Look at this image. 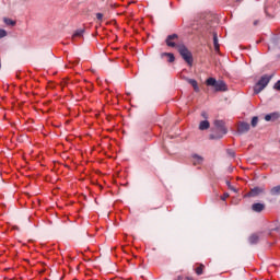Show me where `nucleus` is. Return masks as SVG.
Listing matches in <instances>:
<instances>
[{
  "label": "nucleus",
  "mask_w": 280,
  "mask_h": 280,
  "mask_svg": "<svg viewBox=\"0 0 280 280\" xmlns=\"http://www.w3.org/2000/svg\"><path fill=\"white\" fill-rule=\"evenodd\" d=\"M206 86H213L217 93H224V91H229L226 83L222 80H215V78L210 77L206 80Z\"/></svg>",
  "instance_id": "f257e3e1"
},
{
  "label": "nucleus",
  "mask_w": 280,
  "mask_h": 280,
  "mask_svg": "<svg viewBox=\"0 0 280 280\" xmlns=\"http://www.w3.org/2000/svg\"><path fill=\"white\" fill-rule=\"evenodd\" d=\"M270 80H272V74H264L254 86L255 95H259L270 84Z\"/></svg>",
  "instance_id": "f03ea898"
},
{
  "label": "nucleus",
  "mask_w": 280,
  "mask_h": 280,
  "mask_svg": "<svg viewBox=\"0 0 280 280\" xmlns=\"http://www.w3.org/2000/svg\"><path fill=\"white\" fill-rule=\"evenodd\" d=\"M177 49H178L182 58L185 60V62H187V65H189V67H191V65H194V56L191 55V51H189V49H187V46L179 45V46H177Z\"/></svg>",
  "instance_id": "7ed1b4c3"
},
{
  "label": "nucleus",
  "mask_w": 280,
  "mask_h": 280,
  "mask_svg": "<svg viewBox=\"0 0 280 280\" xmlns=\"http://www.w3.org/2000/svg\"><path fill=\"white\" fill-rule=\"evenodd\" d=\"M175 40H178V35L177 34L168 35L167 38H166L167 47H178L179 45H176Z\"/></svg>",
  "instance_id": "20e7f679"
},
{
  "label": "nucleus",
  "mask_w": 280,
  "mask_h": 280,
  "mask_svg": "<svg viewBox=\"0 0 280 280\" xmlns=\"http://www.w3.org/2000/svg\"><path fill=\"white\" fill-rule=\"evenodd\" d=\"M259 194H264V188L255 187V188L250 189L249 192H247L246 197L255 198V197L259 196Z\"/></svg>",
  "instance_id": "39448f33"
},
{
  "label": "nucleus",
  "mask_w": 280,
  "mask_h": 280,
  "mask_svg": "<svg viewBox=\"0 0 280 280\" xmlns=\"http://www.w3.org/2000/svg\"><path fill=\"white\" fill-rule=\"evenodd\" d=\"M264 209H266V205H264V203H254L252 206V210L255 211V213H261V211H264Z\"/></svg>",
  "instance_id": "423d86ee"
},
{
  "label": "nucleus",
  "mask_w": 280,
  "mask_h": 280,
  "mask_svg": "<svg viewBox=\"0 0 280 280\" xmlns=\"http://www.w3.org/2000/svg\"><path fill=\"white\" fill-rule=\"evenodd\" d=\"M250 130V125L248 122H241L238 125V132H248Z\"/></svg>",
  "instance_id": "0eeeda50"
},
{
  "label": "nucleus",
  "mask_w": 280,
  "mask_h": 280,
  "mask_svg": "<svg viewBox=\"0 0 280 280\" xmlns=\"http://www.w3.org/2000/svg\"><path fill=\"white\" fill-rule=\"evenodd\" d=\"M213 45L214 51H217V54H220V42L218 40V33H213Z\"/></svg>",
  "instance_id": "6e6552de"
},
{
  "label": "nucleus",
  "mask_w": 280,
  "mask_h": 280,
  "mask_svg": "<svg viewBox=\"0 0 280 280\" xmlns=\"http://www.w3.org/2000/svg\"><path fill=\"white\" fill-rule=\"evenodd\" d=\"M188 83H190V85L192 86V89L196 93H200V88L198 86V81H196L195 79H188Z\"/></svg>",
  "instance_id": "1a4fd4ad"
},
{
  "label": "nucleus",
  "mask_w": 280,
  "mask_h": 280,
  "mask_svg": "<svg viewBox=\"0 0 280 280\" xmlns=\"http://www.w3.org/2000/svg\"><path fill=\"white\" fill-rule=\"evenodd\" d=\"M272 119H279V113H271L265 116V121H272Z\"/></svg>",
  "instance_id": "9d476101"
},
{
  "label": "nucleus",
  "mask_w": 280,
  "mask_h": 280,
  "mask_svg": "<svg viewBox=\"0 0 280 280\" xmlns=\"http://www.w3.org/2000/svg\"><path fill=\"white\" fill-rule=\"evenodd\" d=\"M209 120H202L200 124H199V130H209Z\"/></svg>",
  "instance_id": "9b49d317"
},
{
  "label": "nucleus",
  "mask_w": 280,
  "mask_h": 280,
  "mask_svg": "<svg viewBox=\"0 0 280 280\" xmlns=\"http://www.w3.org/2000/svg\"><path fill=\"white\" fill-rule=\"evenodd\" d=\"M194 159V165H200V163H202V156L200 155H192Z\"/></svg>",
  "instance_id": "f8f14e48"
},
{
  "label": "nucleus",
  "mask_w": 280,
  "mask_h": 280,
  "mask_svg": "<svg viewBox=\"0 0 280 280\" xmlns=\"http://www.w3.org/2000/svg\"><path fill=\"white\" fill-rule=\"evenodd\" d=\"M270 194H271V196H279L280 195V185L271 188Z\"/></svg>",
  "instance_id": "ddd939ff"
},
{
  "label": "nucleus",
  "mask_w": 280,
  "mask_h": 280,
  "mask_svg": "<svg viewBox=\"0 0 280 280\" xmlns=\"http://www.w3.org/2000/svg\"><path fill=\"white\" fill-rule=\"evenodd\" d=\"M258 242H259V235L253 234L252 236H249V243L257 244Z\"/></svg>",
  "instance_id": "4468645a"
},
{
  "label": "nucleus",
  "mask_w": 280,
  "mask_h": 280,
  "mask_svg": "<svg viewBox=\"0 0 280 280\" xmlns=\"http://www.w3.org/2000/svg\"><path fill=\"white\" fill-rule=\"evenodd\" d=\"M203 270H205V265H199V266L195 269V272H196V275L200 276V275H202Z\"/></svg>",
  "instance_id": "2eb2a0df"
},
{
  "label": "nucleus",
  "mask_w": 280,
  "mask_h": 280,
  "mask_svg": "<svg viewBox=\"0 0 280 280\" xmlns=\"http://www.w3.org/2000/svg\"><path fill=\"white\" fill-rule=\"evenodd\" d=\"M165 56L168 57V62H174V60H176V58L174 57V54L172 52H166Z\"/></svg>",
  "instance_id": "dca6fc26"
},
{
  "label": "nucleus",
  "mask_w": 280,
  "mask_h": 280,
  "mask_svg": "<svg viewBox=\"0 0 280 280\" xmlns=\"http://www.w3.org/2000/svg\"><path fill=\"white\" fill-rule=\"evenodd\" d=\"M4 23H5V25H11V26L16 25V22H14L13 20H10V19H4Z\"/></svg>",
  "instance_id": "f3484780"
},
{
  "label": "nucleus",
  "mask_w": 280,
  "mask_h": 280,
  "mask_svg": "<svg viewBox=\"0 0 280 280\" xmlns=\"http://www.w3.org/2000/svg\"><path fill=\"white\" fill-rule=\"evenodd\" d=\"M82 34H84V31H82V30L77 31V32L72 35V38H78V37L82 36Z\"/></svg>",
  "instance_id": "a211bd4d"
},
{
  "label": "nucleus",
  "mask_w": 280,
  "mask_h": 280,
  "mask_svg": "<svg viewBox=\"0 0 280 280\" xmlns=\"http://www.w3.org/2000/svg\"><path fill=\"white\" fill-rule=\"evenodd\" d=\"M258 121H259V118L257 116H254L252 118V126H253V128H255V126H257Z\"/></svg>",
  "instance_id": "6ab92c4d"
},
{
  "label": "nucleus",
  "mask_w": 280,
  "mask_h": 280,
  "mask_svg": "<svg viewBox=\"0 0 280 280\" xmlns=\"http://www.w3.org/2000/svg\"><path fill=\"white\" fill-rule=\"evenodd\" d=\"M214 126H217V128H222V126H224V121H222V120H215V121H214Z\"/></svg>",
  "instance_id": "aec40b11"
},
{
  "label": "nucleus",
  "mask_w": 280,
  "mask_h": 280,
  "mask_svg": "<svg viewBox=\"0 0 280 280\" xmlns=\"http://www.w3.org/2000/svg\"><path fill=\"white\" fill-rule=\"evenodd\" d=\"M5 36H8V32H5L3 28H0V38H5Z\"/></svg>",
  "instance_id": "412c9836"
},
{
  "label": "nucleus",
  "mask_w": 280,
  "mask_h": 280,
  "mask_svg": "<svg viewBox=\"0 0 280 280\" xmlns=\"http://www.w3.org/2000/svg\"><path fill=\"white\" fill-rule=\"evenodd\" d=\"M273 89H276V91H280V81H277Z\"/></svg>",
  "instance_id": "4be33fe9"
},
{
  "label": "nucleus",
  "mask_w": 280,
  "mask_h": 280,
  "mask_svg": "<svg viewBox=\"0 0 280 280\" xmlns=\"http://www.w3.org/2000/svg\"><path fill=\"white\" fill-rule=\"evenodd\" d=\"M96 19H97L98 21H102V19H104V14L97 13V14H96Z\"/></svg>",
  "instance_id": "5701e85b"
},
{
  "label": "nucleus",
  "mask_w": 280,
  "mask_h": 280,
  "mask_svg": "<svg viewBox=\"0 0 280 280\" xmlns=\"http://www.w3.org/2000/svg\"><path fill=\"white\" fill-rule=\"evenodd\" d=\"M201 116L203 117V119H208L209 118V115L207 114V112H202Z\"/></svg>",
  "instance_id": "b1692460"
},
{
  "label": "nucleus",
  "mask_w": 280,
  "mask_h": 280,
  "mask_svg": "<svg viewBox=\"0 0 280 280\" xmlns=\"http://www.w3.org/2000/svg\"><path fill=\"white\" fill-rule=\"evenodd\" d=\"M226 198H229V194L223 195V200H226Z\"/></svg>",
  "instance_id": "393cba45"
},
{
  "label": "nucleus",
  "mask_w": 280,
  "mask_h": 280,
  "mask_svg": "<svg viewBox=\"0 0 280 280\" xmlns=\"http://www.w3.org/2000/svg\"><path fill=\"white\" fill-rule=\"evenodd\" d=\"M228 186L230 189H233V187H231V182H228Z\"/></svg>",
  "instance_id": "a878e982"
},
{
  "label": "nucleus",
  "mask_w": 280,
  "mask_h": 280,
  "mask_svg": "<svg viewBox=\"0 0 280 280\" xmlns=\"http://www.w3.org/2000/svg\"><path fill=\"white\" fill-rule=\"evenodd\" d=\"M186 280H194V278H191V277H186Z\"/></svg>",
  "instance_id": "bb28decb"
}]
</instances>
